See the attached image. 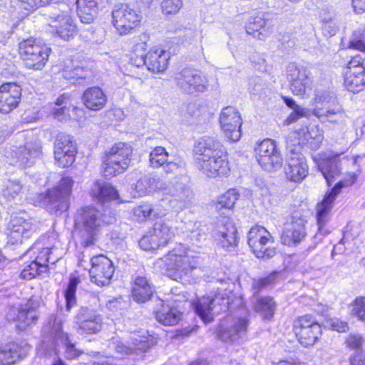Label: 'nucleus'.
<instances>
[{
  "instance_id": "nucleus-1",
  "label": "nucleus",
  "mask_w": 365,
  "mask_h": 365,
  "mask_svg": "<svg viewBox=\"0 0 365 365\" xmlns=\"http://www.w3.org/2000/svg\"><path fill=\"white\" fill-rule=\"evenodd\" d=\"M197 168L207 177L227 175L230 167L227 152L214 137L202 136L194 145Z\"/></svg>"
},
{
  "instance_id": "nucleus-2",
  "label": "nucleus",
  "mask_w": 365,
  "mask_h": 365,
  "mask_svg": "<svg viewBox=\"0 0 365 365\" xmlns=\"http://www.w3.org/2000/svg\"><path fill=\"white\" fill-rule=\"evenodd\" d=\"M162 192L165 195L158 203L152 205L153 219L165 216L169 211L180 212L189 207L193 194L184 183L175 180L169 182L168 187Z\"/></svg>"
},
{
  "instance_id": "nucleus-3",
  "label": "nucleus",
  "mask_w": 365,
  "mask_h": 365,
  "mask_svg": "<svg viewBox=\"0 0 365 365\" xmlns=\"http://www.w3.org/2000/svg\"><path fill=\"white\" fill-rule=\"evenodd\" d=\"M164 264L168 274L173 279H183L189 277L191 272L200 264V258L193 255V252L180 245L170 251L168 255L157 262Z\"/></svg>"
},
{
  "instance_id": "nucleus-4",
  "label": "nucleus",
  "mask_w": 365,
  "mask_h": 365,
  "mask_svg": "<svg viewBox=\"0 0 365 365\" xmlns=\"http://www.w3.org/2000/svg\"><path fill=\"white\" fill-rule=\"evenodd\" d=\"M132 147L125 143L113 145L103 157V173L106 178H113L124 173L130 163Z\"/></svg>"
},
{
  "instance_id": "nucleus-5",
  "label": "nucleus",
  "mask_w": 365,
  "mask_h": 365,
  "mask_svg": "<svg viewBox=\"0 0 365 365\" xmlns=\"http://www.w3.org/2000/svg\"><path fill=\"white\" fill-rule=\"evenodd\" d=\"M103 217L101 211L94 207H86L79 210L76 216L75 224L77 229L82 232L85 244L89 246L93 243L94 239L101 227L110 223Z\"/></svg>"
},
{
  "instance_id": "nucleus-6",
  "label": "nucleus",
  "mask_w": 365,
  "mask_h": 365,
  "mask_svg": "<svg viewBox=\"0 0 365 365\" xmlns=\"http://www.w3.org/2000/svg\"><path fill=\"white\" fill-rule=\"evenodd\" d=\"M230 303L229 296L226 290L223 292L217 289L216 292H210L207 296L200 298L193 304L195 313L205 323L213 320L214 315L228 309Z\"/></svg>"
},
{
  "instance_id": "nucleus-7",
  "label": "nucleus",
  "mask_w": 365,
  "mask_h": 365,
  "mask_svg": "<svg viewBox=\"0 0 365 365\" xmlns=\"http://www.w3.org/2000/svg\"><path fill=\"white\" fill-rule=\"evenodd\" d=\"M51 48L46 43L33 38L19 43V54L26 68L41 70L46 65Z\"/></svg>"
},
{
  "instance_id": "nucleus-8",
  "label": "nucleus",
  "mask_w": 365,
  "mask_h": 365,
  "mask_svg": "<svg viewBox=\"0 0 365 365\" xmlns=\"http://www.w3.org/2000/svg\"><path fill=\"white\" fill-rule=\"evenodd\" d=\"M346 185L344 182L339 180L329 192L326 193L322 202L317 204L316 218L318 232L314 235L316 241L320 242L323 237L329 233L330 231L327 227V225L329 221L330 212L336 196L341 192V189Z\"/></svg>"
},
{
  "instance_id": "nucleus-9",
  "label": "nucleus",
  "mask_w": 365,
  "mask_h": 365,
  "mask_svg": "<svg viewBox=\"0 0 365 365\" xmlns=\"http://www.w3.org/2000/svg\"><path fill=\"white\" fill-rule=\"evenodd\" d=\"M64 321V317L62 313H58L56 315H51L49 318L48 325H46L43 331H50L53 339L54 347L61 344L65 347V356L68 359H73L78 357L81 352L72 344L68 334L62 331V324Z\"/></svg>"
},
{
  "instance_id": "nucleus-10",
  "label": "nucleus",
  "mask_w": 365,
  "mask_h": 365,
  "mask_svg": "<svg viewBox=\"0 0 365 365\" xmlns=\"http://www.w3.org/2000/svg\"><path fill=\"white\" fill-rule=\"evenodd\" d=\"M255 156L259 165L267 172H276L282 166V155L273 140L267 138L259 143L255 148Z\"/></svg>"
},
{
  "instance_id": "nucleus-11",
  "label": "nucleus",
  "mask_w": 365,
  "mask_h": 365,
  "mask_svg": "<svg viewBox=\"0 0 365 365\" xmlns=\"http://www.w3.org/2000/svg\"><path fill=\"white\" fill-rule=\"evenodd\" d=\"M50 10L49 25L56 29V32L61 38L68 41L76 32V26L73 23L68 6L63 3L58 7H51Z\"/></svg>"
},
{
  "instance_id": "nucleus-12",
  "label": "nucleus",
  "mask_w": 365,
  "mask_h": 365,
  "mask_svg": "<svg viewBox=\"0 0 365 365\" xmlns=\"http://www.w3.org/2000/svg\"><path fill=\"white\" fill-rule=\"evenodd\" d=\"M307 223L305 217L300 212H293L282 233L281 242L289 247L299 245L307 237Z\"/></svg>"
},
{
  "instance_id": "nucleus-13",
  "label": "nucleus",
  "mask_w": 365,
  "mask_h": 365,
  "mask_svg": "<svg viewBox=\"0 0 365 365\" xmlns=\"http://www.w3.org/2000/svg\"><path fill=\"white\" fill-rule=\"evenodd\" d=\"M301 147H287L286 163L284 168L286 178L292 182H299L308 174L307 160L300 152Z\"/></svg>"
},
{
  "instance_id": "nucleus-14",
  "label": "nucleus",
  "mask_w": 365,
  "mask_h": 365,
  "mask_svg": "<svg viewBox=\"0 0 365 365\" xmlns=\"http://www.w3.org/2000/svg\"><path fill=\"white\" fill-rule=\"evenodd\" d=\"M294 331L299 343L305 346H312L322 335V328L310 315L299 317L294 324Z\"/></svg>"
},
{
  "instance_id": "nucleus-15",
  "label": "nucleus",
  "mask_w": 365,
  "mask_h": 365,
  "mask_svg": "<svg viewBox=\"0 0 365 365\" xmlns=\"http://www.w3.org/2000/svg\"><path fill=\"white\" fill-rule=\"evenodd\" d=\"M177 86L183 92L193 93L204 92L207 89L208 81L200 71L185 68L175 76Z\"/></svg>"
},
{
  "instance_id": "nucleus-16",
  "label": "nucleus",
  "mask_w": 365,
  "mask_h": 365,
  "mask_svg": "<svg viewBox=\"0 0 365 365\" xmlns=\"http://www.w3.org/2000/svg\"><path fill=\"white\" fill-rule=\"evenodd\" d=\"M112 19L113 25L120 35L129 34L140 21L138 12L125 4L115 6Z\"/></svg>"
},
{
  "instance_id": "nucleus-17",
  "label": "nucleus",
  "mask_w": 365,
  "mask_h": 365,
  "mask_svg": "<svg viewBox=\"0 0 365 365\" xmlns=\"http://www.w3.org/2000/svg\"><path fill=\"white\" fill-rule=\"evenodd\" d=\"M344 86L351 92L358 93L365 87V63L360 55L354 56L344 73Z\"/></svg>"
},
{
  "instance_id": "nucleus-18",
  "label": "nucleus",
  "mask_w": 365,
  "mask_h": 365,
  "mask_svg": "<svg viewBox=\"0 0 365 365\" xmlns=\"http://www.w3.org/2000/svg\"><path fill=\"white\" fill-rule=\"evenodd\" d=\"M73 183L71 178H63L56 187L48 191L46 200L48 209L61 212L68 210Z\"/></svg>"
},
{
  "instance_id": "nucleus-19",
  "label": "nucleus",
  "mask_w": 365,
  "mask_h": 365,
  "mask_svg": "<svg viewBox=\"0 0 365 365\" xmlns=\"http://www.w3.org/2000/svg\"><path fill=\"white\" fill-rule=\"evenodd\" d=\"M36 230L37 226L31 219L15 216L7 228L8 242L12 245L22 244L31 237Z\"/></svg>"
},
{
  "instance_id": "nucleus-20",
  "label": "nucleus",
  "mask_w": 365,
  "mask_h": 365,
  "mask_svg": "<svg viewBox=\"0 0 365 365\" xmlns=\"http://www.w3.org/2000/svg\"><path fill=\"white\" fill-rule=\"evenodd\" d=\"M273 243L271 234L263 227H252L247 235V243L257 258L269 259L276 255V249H270L266 252L262 251V246Z\"/></svg>"
},
{
  "instance_id": "nucleus-21",
  "label": "nucleus",
  "mask_w": 365,
  "mask_h": 365,
  "mask_svg": "<svg viewBox=\"0 0 365 365\" xmlns=\"http://www.w3.org/2000/svg\"><path fill=\"white\" fill-rule=\"evenodd\" d=\"M91 263V281L101 287L108 285L115 271L112 261L107 257L100 255L92 257Z\"/></svg>"
},
{
  "instance_id": "nucleus-22",
  "label": "nucleus",
  "mask_w": 365,
  "mask_h": 365,
  "mask_svg": "<svg viewBox=\"0 0 365 365\" xmlns=\"http://www.w3.org/2000/svg\"><path fill=\"white\" fill-rule=\"evenodd\" d=\"M310 72L304 67L290 63L287 67V76L290 82V89L293 94L304 96L312 90V80Z\"/></svg>"
},
{
  "instance_id": "nucleus-23",
  "label": "nucleus",
  "mask_w": 365,
  "mask_h": 365,
  "mask_svg": "<svg viewBox=\"0 0 365 365\" xmlns=\"http://www.w3.org/2000/svg\"><path fill=\"white\" fill-rule=\"evenodd\" d=\"M219 120L222 130L229 140L236 142L240 139L242 120L235 108H224L220 113Z\"/></svg>"
},
{
  "instance_id": "nucleus-24",
  "label": "nucleus",
  "mask_w": 365,
  "mask_h": 365,
  "mask_svg": "<svg viewBox=\"0 0 365 365\" xmlns=\"http://www.w3.org/2000/svg\"><path fill=\"white\" fill-rule=\"evenodd\" d=\"M174 232L167 223L155 222L150 235L143 236L139 241V246L143 250H155L165 245L173 237Z\"/></svg>"
},
{
  "instance_id": "nucleus-25",
  "label": "nucleus",
  "mask_w": 365,
  "mask_h": 365,
  "mask_svg": "<svg viewBox=\"0 0 365 365\" xmlns=\"http://www.w3.org/2000/svg\"><path fill=\"white\" fill-rule=\"evenodd\" d=\"M77 152L73 138L66 134H59L54 143V158L62 168L69 167L75 160Z\"/></svg>"
},
{
  "instance_id": "nucleus-26",
  "label": "nucleus",
  "mask_w": 365,
  "mask_h": 365,
  "mask_svg": "<svg viewBox=\"0 0 365 365\" xmlns=\"http://www.w3.org/2000/svg\"><path fill=\"white\" fill-rule=\"evenodd\" d=\"M75 323L78 325L77 331L81 334H96L102 328L101 315L85 307L78 310L75 316Z\"/></svg>"
},
{
  "instance_id": "nucleus-27",
  "label": "nucleus",
  "mask_w": 365,
  "mask_h": 365,
  "mask_svg": "<svg viewBox=\"0 0 365 365\" xmlns=\"http://www.w3.org/2000/svg\"><path fill=\"white\" fill-rule=\"evenodd\" d=\"M41 153V146L38 143H28L11 153L10 164L19 168L31 167Z\"/></svg>"
},
{
  "instance_id": "nucleus-28",
  "label": "nucleus",
  "mask_w": 365,
  "mask_h": 365,
  "mask_svg": "<svg viewBox=\"0 0 365 365\" xmlns=\"http://www.w3.org/2000/svg\"><path fill=\"white\" fill-rule=\"evenodd\" d=\"M9 321L17 322L19 329H25L27 327L35 323L38 318L36 309L31 302H27L19 307H11L6 314Z\"/></svg>"
},
{
  "instance_id": "nucleus-29",
  "label": "nucleus",
  "mask_w": 365,
  "mask_h": 365,
  "mask_svg": "<svg viewBox=\"0 0 365 365\" xmlns=\"http://www.w3.org/2000/svg\"><path fill=\"white\" fill-rule=\"evenodd\" d=\"M21 88L16 83H4L0 87V112L8 113L18 106Z\"/></svg>"
},
{
  "instance_id": "nucleus-30",
  "label": "nucleus",
  "mask_w": 365,
  "mask_h": 365,
  "mask_svg": "<svg viewBox=\"0 0 365 365\" xmlns=\"http://www.w3.org/2000/svg\"><path fill=\"white\" fill-rule=\"evenodd\" d=\"M312 113L322 123H335L341 118L339 107L331 104L329 100H327L323 96L316 98V106L313 109Z\"/></svg>"
},
{
  "instance_id": "nucleus-31",
  "label": "nucleus",
  "mask_w": 365,
  "mask_h": 365,
  "mask_svg": "<svg viewBox=\"0 0 365 365\" xmlns=\"http://www.w3.org/2000/svg\"><path fill=\"white\" fill-rule=\"evenodd\" d=\"M248 322L243 318L238 319L231 325L221 324L217 331L218 338L225 342L235 341L245 336Z\"/></svg>"
},
{
  "instance_id": "nucleus-32",
  "label": "nucleus",
  "mask_w": 365,
  "mask_h": 365,
  "mask_svg": "<svg viewBox=\"0 0 365 365\" xmlns=\"http://www.w3.org/2000/svg\"><path fill=\"white\" fill-rule=\"evenodd\" d=\"M169 58V53L165 50L153 48L146 53L144 66L153 73H162L167 69Z\"/></svg>"
},
{
  "instance_id": "nucleus-33",
  "label": "nucleus",
  "mask_w": 365,
  "mask_h": 365,
  "mask_svg": "<svg viewBox=\"0 0 365 365\" xmlns=\"http://www.w3.org/2000/svg\"><path fill=\"white\" fill-rule=\"evenodd\" d=\"M215 237L227 250L235 247L237 243V228L233 222L230 219H225L218 226Z\"/></svg>"
},
{
  "instance_id": "nucleus-34",
  "label": "nucleus",
  "mask_w": 365,
  "mask_h": 365,
  "mask_svg": "<svg viewBox=\"0 0 365 365\" xmlns=\"http://www.w3.org/2000/svg\"><path fill=\"white\" fill-rule=\"evenodd\" d=\"M168 183L161 181L156 176L146 175L140 178L135 185V190L139 197L150 195L156 190L164 191Z\"/></svg>"
},
{
  "instance_id": "nucleus-35",
  "label": "nucleus",
  "mask_w": 365,
  "mask_h": 365,
  "mask_svg": "<svg viewBox=\"0 0 365 365\" xmlns=\"http://www.w3.org/2000/svg\"><path fill=\"white\" fill-rule=\"evenodd\" d=\"M153 292V286L146 277H135L132 288V297L135 301L144 303L150 299Z\"/></svg>"
},
{
  "instance_id": "nucleus-36",
  "label": "nucleus",
  "mask_w": 365,
  "mask_h": 365,
  "mask_svg": "<svg viewBox=\"0 0 365 365\" xmlns=\"http://www.w3.org/2000/svg\"><path fill=\"white\" fill-rule=\"evenodd\" d=\"M341 161L340 155H334L327 157L319 164V169L329 186L335 177L341 173Z\"/></svg>"
},
{
  "instance_id": "nucleus-37",
  "label": "nucleus",
  "mask_w": 365,
  "mask_h": 365,
  "mask_svg": "<svg viewBox=\"0 0 365 365\" xmlns=\"http://www.w3.org/2000/svg\"><path fill=\"white\" fill-rule=\"evenodd\" d=\"M91 195L100 202L118 198V192L110 183L103 180L96 181L91 187Z\"/></svg>"
},
{
  "instance_id": "nucleus-38",
  "label": "nucleus",
  "mask_w": 365,
  "mask_h": 365,
  "mask_svg": "<svg viewBox=\"0 0 365 365\" xmlns=\"http://www.w3.org/2000/svg\"><path fill=\"white\" fill-rule=\"evenodd\" d=\"M83 101L86 107L90 110H101L106 103V96L99 87H91L86 89L83 95Z\"/></svg>"
},
{
  "instance_id": "nucleus-39",
  "label": "nucleus",
  "mask_w": 365,
  "mask_h": 365,
  "mask_svg": "<svg viewBox=\"0 0 365 365\" xmlns=\"http://www.w3.org/2000/svg\"><path fill=\"white\" fill-rule=\"evenodd\" d=\"M21 357V347L17 343L8 342L0 344V365L14 364Z\"/></svg>"
},
{
  "instance_id": "nucleus-40",
  "label": "nucleus",
  "mask_w": 365,
  "mask_h": 365,
  "mask_svg": "<svg viewBox=\"0 0 365 365\" xmlns=\"http://www.w3.org/2000/svg\"><path fill=\"white\" fill-rule=\"evenodd\" d=\"M147 36L145 34H142L138 38H133L130 63L136 67H140L145 64L146 58L145 51L148 47L145 42Z\"/></svg>"
},
{
  "instance_id": "nucleus-41",
  "label": "nucleus",
  "mask_w": 365,
  "mask_h": 365,
  "mask_svg": "<svg viewBox=\"0 0 365 365\" xmlns=\"http://www.w3.org/2000/svg\"><path fill=\"white\" fill-rule=\"evenodd\" d=\"M274 24L272 21L268 17V15L262 14L254 17L250 21L249 26L247 27V33L250 32V29L254 31H258L260 29H263L266 34H263L260 31L257 34L258 38L263 40L267 36L269 35L273 29Z\"/></svg>"
},
{
  "instance_id": "nucleus-42",
  "label": "nucleus",
  "mask_w": 365,
  "mask_h": 365,
  "mask_svg": "<svg viewBox=\"0 0 365 365\" xmlns=\"http://www.w3.org/2000/svg\"><path fill=\"white\" fill-rule=\"evenodd\" d=\"M364 343L363 337L359 334H351L346 340L348 347L356 349L355 353L350 356L351 365H365V356L362 355L360 349Z\"/></svg>"
},
{
  "instance_id": "nucleus-43",
  "label": "nucleus",
  "mask_w": 365,
  "mask_h": 365,
  "mask_svg": "<svg viewBox=\"0 0 365 365\" xmlns=\"http://www.w3.org/2000/svg\"><path fill=\"white\" fill-rule=\"evenodd\" d=\"M77 13L83 23L91 22L97 14L96 0H76Z\"/></svg>"
},
{
  "instance_id": "nucleus-44",
  "label": "nucleus",
  "mask_w": 365,
  "mask_h": 365,
  "mask_svg": "<svg viewBox=\"0 0 365 365\" xmlns=\"http://www.w3.org/2000/svg\"><path fill=\"white\" fill-rule=\"evenodd\" d=\"M156 320L165 326H173L181 319V312L175 307L163 306L155 314Z\"/></svg>"
},
{
  "instance_id": "nucleus-45",
  "label": "nucleus",
  "mask_w": 365,
  "mask_h": 365,
  "mask_svg": "<svg viewBox=\"0 0 365 365\" xmlns=\"http://www.w3.org/2000/svg\"><path fill=\"white\" fill-rule=\"evenodd\" d=\"M62 76L68 80H85L91 76L90 70L81 66L78 62L69 61L62 69Z\"/></svg>"
},
{
  "instance_id": "nucleus-46",
  "label": "nucleus",
  "mask_w": 365,
  "mask_h": 365,
  "mask_svg": "<svg viewBox=\"0 0 365 365\" xmlns=\"http://www.w3.org/2000/svg\"><path fill=\"white\" fill-rule=\"evenodd\" d=\"M275 309L276 304L269 297L259 298L255 304V312L266 320H270L273 317Z\"/></svg>"
},
{
  "instance_id": "nucleus-47",
  "label": "nucleus",
  "mask_w": 365,
  "mask_h": 365,
  "mask_svg": "<svg viewBox=\"0 0 365 365\" xmlns=\"http://www.w3.org/2000/svg\"><path fill=\"white\" fill-rule=\"evenodd\" d=\"M303 133L304 140L309 145L312 149H318L323 140L322 131L317 126H311L307 128L304 132V129L299 132Z\"/></svg>"
},
{
  "instance_id": "nucleus-48",
  "label": "nucleus",
  "mask_w": 365,
  "mask_h": 365,
  "mask_svg": "<svg viewBox=\"0 0 365 365\" xmlns=\"http://www.w3.org/2000/svg\"><path fill=\"white\" fill-rule=\"evenodd\" d=\"M131 347L125 346L123 344H117L115 347L116 351L120 353L131 354L136 352V354L145 352L150 348V343L146 338H140V339H133Z\"/></svg>"
},
{
  "instance_id": "nucleus-49",
  "label": "nucleus",
  "mask_w": 365,
  "mask_h": 365,
  "mask_svg": "<svg viewBox=\"0 0 365 365\" xmlns=\"http://www.w3.org/2000/svg\"><path fill=\"white\" fill-rule=\"evenodd\" d=\"M80 283V279L76 277H71L68 284L64 292L66 299V309L69 312L76 305V292L77 287Z\"/></svg>"
},
{
  "instance_id": "nucleus-50",
  "label": "nucleus",
  "mask_w": 365,
  "mask_h": 365,
  "mask_svg": "<svg viewBox=\"0 0 365 365\" xmlns=\"http://www.w3.org/2000/svg\"><path fill=\"white\" fill-rule=\"evenodd\" d=\"M168 153L165 148L161 146L155 147L149 155L150 165L153 168L163 167L167 162Z\"/></svg>"
},
{
  "instance_id": "nucleus-51",
  "label": "nucleus",
  "mask_w": 365,
  "mask_h": 365,
  "mask_svg": "<svg viewBox=\"0 0 365 365\" xmlns=\"http://www.w3.org/2000/svg\"><path fill=\"white\" fill-rule=\"evenodd\" d=\"M48 273V267H41L34 259L26 265L21 272V277L24 279H31L36 276H42Z\"/></svg>"
},
{
  "instance_id": "nucleus-52",
  "label": "nucleus",
  "mask_w": 365,
  "mask_h": 365,
  "mask_svg": "<svg viewBox=\"0 0 365 365\" xmlns=\"http://www.w3.org/2000/svg\"><path fill=\"white\" fill-rule=\"evenodd\" d=\"M53 248H43L38 252L34 260L36 261L37 264L41 265V267L43 266L48 268V263L54 264L60 259V257L53 254Z\"/></svg>"
},
{
  "instance_id": "nucleus-53",
  "label": "nucleus",
  "mask_w": 365,
  "mask_h": 365,
  "mask_svg": "<svg viewBox=\"0 0 365 365\" xmlns=\"http://www.w3.org/2000/svg\"><path fill=\"white\" fill-rule=\"evenodd\" d=\"M239 197L240 194L235 189H230L220 197L218 203L222 207L231 209Z\"/></svg>"
},
{
  "instance_id": "nucleus-54",
  "label": "nucleus",
  "mask_w": 365,
  "mask_h": 365,
  "mask_svg": "<svg viewBox=\"0 0 365 365\" xmlns=\"http://www.w3.org/2000/svg\"><path fill=\"white\" fill-rule=\"evenodd\" d=\"M280 274L279 272H273L268 276L255 281L252 288L255 289V294L260 292L261 289L275 283L277 278Z\"/></svg>"
},
{
  "instance_id": "nucleus-55",
  "label": "nucleus",
  "mask_w": 365,
  "mask_h": 365,
  "mask_svg": "<svg viewBox=\"0 0 365 365\" xmlns=\"http://www.w3.org/2000/svg\"><path fill=\"white\" fill-rule=\"evenodd\" d=\"M182 5V0H163L160 7L163 14L171 15L177 14Z\"/></svg>"
},
{
  "instance_id": "nucleus-56",
  "label": "nucleus",
  "mask_w": 365,
  "mask_h": 365,
  "mask_svg": "<svg viewBox=\"0 0 365 365\" xmlns=\"http://www.w3.org/2000/svg\"><path fill=\"white\" fill-rule=\"evenodd\" d=\"M21 188L19 182L8 180L4 185L3 195L8 199H14L21 192Z\"/></svg>"
},
{
  "instance_id": "nucleus-57",
  "label": "nucleus",
  "mask_w": 365,
  "mask_h": 365,
  "mask_svg": "<svg viewBox=\"0 0 365 365\" xmlns=\"http://www.w3.org/2000/svg\"><path fill=\"white\" fill-rule=\"evenodd\" d=\"M207 229L205 225L195 222L193 224V227L190 235L191 240L197 242L205 240L207 237Z\"/></svg>"
},
{
  "instance_id": "nucleus-58",
  "label": "nucleus",
  "mask_w": 365,
  "mask_h": 365,
  "mask_svg": "<svg viewBox=\"0 0 365 365\" xmlns=\"http://www.w3.org/2000/svg\"><path fill=\"white\" fill-rule=\"evenodd\" d=\"M322 29L324 36L331 37L334 36L338 30L339 26L336 21L331 17L322 19Z\"/></svg>"
},
{
  "instance_id": "nucleus-59",
  "label": "nucleus",
  "mask_w": 365,
  "mask_h": 365,
  "mask_svg": "<svg viewBox=\"0 0 365 365\" xmlns=\"http://www.w3.org/2000/svg\"><path fill=\"white\" fill-rule=\"evenodd\" d=\"M351 314L360 320L365 319V297H357L351 305Z\"/></svg>"
},
{
  "instance_id": "nucleus-60",
  "label": "nucleus",
  "mask_w": 365,
  "mask_h": 365,
  "mask_svg": "<svg viewBox=\"0 0 365 365\" xmlns=\"http://www.w3.org/2000/svg\"><path fill=\"white\" fill-rule=\"evenodd\" d=\"M152 205L143 204L138 206L133 210V215L138 221H144L148 219L152 220Z\"/></svg>"
},
{
  "instance_id": "nucleus-61",
  "label": "nucleus",
  "mask_w": 365,
  "mask_h": 365,
  "mask_svg": "<svg viewBox=\"0 0 365 365\" xmlns=\"http://www.w3.org/2000/svg\"><path fill=\"white\" fill-rule=\"evenodd\" d=\"M348 48L365 53V36L359 31H354L349 42Z\"/></svg>"
},
{
  "instance_id": "nucleus-62",
  "label": "nucleus",
  "mask_w": 365,
  "mask_h": 365,
  "mask_svg": "<svg viewBox=\"0 0 365 365\" xmlns=\"http://www.w3.org/2000/svg\"><path fill=\"white\" fill-rule=\"evenodd\" d=\"M328 324L332 330L338 332H346L349 330L348 323L338 318L331 319Z\"/></svg>"
},
{
  "instance_id": "nucleus-63",
  "label": "nucleus",
  "mask_w": 365,
  "mask_h": 365,
  "mask_svg": "<svg viewBox=\"0 0 365 365\" xmlns=\"http://www.w3.org/2000/svg\"><path fill=\"white\" fill-rule=\"evenodd\" d=\"M184 166V163L181 160L178 161H168L165 162L163 165V168L165 173L171 174L176 173L180 170Z\"/></svg>"
},
{
  "instance_id": "nucleus-64",
  "label": "nucleus",
  "mask_w": 365,
  "mask_h": 365,
  "mask_svg": "<svg viewBox=\"0 0 365 365\" xmlns=\"http://www.w3.org/2000/svg\"><path fill=\"white\" fill-rule=\"evenodd\" d=\"M307 110L302 107L297 108L293 109V111L287 117L285 122L287 124H291L302 117L307 116Z\"/></svg>"
}]
</instances>
